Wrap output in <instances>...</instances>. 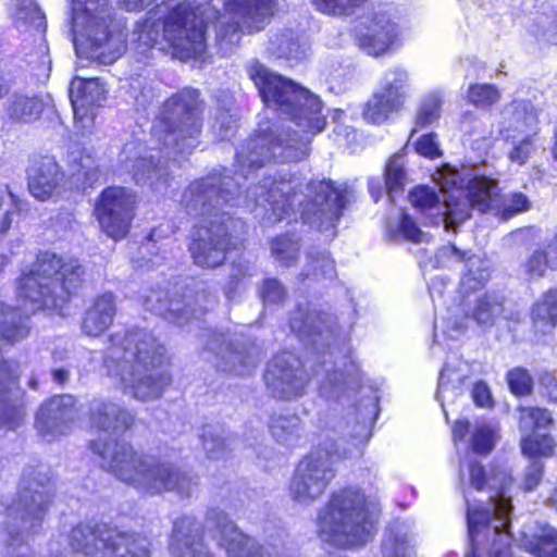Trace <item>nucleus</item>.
<instances>
[{"instance_id": "nucleus-1", "label": "nucleus", "mask_w": 557, "mask_h": 557, "mask_svg": "<svg viewBox=\"0 0 557 557\" xmlns=\"http://www.w3.org/2000/svg\"><path fill=\"white\" fill-rule=\"evenodd\" d=\"M301 180L295 175L281 174L264 176L247 188L242 197L240 185L233 176L211 173L194 181L184 191L181 203L189 215L201 218L195 225L188 251L194 263L201 268L214 269L226 259L230 234L224 207L244 206L270 224L282 221L297 211L301 219L327 231L335 225L352 196L347 184L335 185L332 181H310L302 190Z\"/></svg>"}, {"instance_id": "nucleus-2", "label": "nucleus", "mask_w": 557, "mask_h": 557, "mask_svg": "<svg viewBox=\"0 0 557 557\" xmlns=\"http://www.w3.org/2000/svg\"><path fill=\"white\" fill-rule=\"evenodd\" d=\"M490 455H463L459 460V476L462 484L466 480L476 491L487 486L494 492L485 506L471 504L468 493L463 496L467 504V523L470 540V552L466 557H478L484 545H488L490 557H507L511 543L510 513L511 499L508 495L512 483L505 469L487 460Z\"/></svg>"}, {"instance_id": "nucleus-3", "label": "nucleus", "mask_w": 557, "mask_h": 557, "mask_svg": "<svg viewBox=\"0 0 557 557\" xmlns=\"http://www.w3.org/2000/svg\"><path fill=\"white\" fill-rule=\"evenodd\" d=\"M103 366L135 399L160 398L172 377L164 368L165 348L149 331L134 329L109 338Z\"/></svg>"}, {"instance_id": "nucleus-4", "label": "nucleus", "mask_w": 557, "mask_h": 557, "mask_svg": "<svg viewBox=\"0 0 557 557\" xmlns=\"http://www.w3.org/2000/svg\"><path fill=\"white\" fill-rule=\"evenodd\" d=\"M53 496L47 467L30 466L23 470L16 498L5 507L10 520L5 525L8 544L3 557H34L26 544L41 529Z\"/></svg>"}, {"instance_id": "nucleus-5", "label": "nucleus", "mask_w": 557, "mask_h": 557, "mask_svg": "<svg viewBox=\"0 0 557 557\" xmlns=\"http://www.w3.org/2000/svg\"><path fill=\"white\" fill-rule=\"evenodd\" d=\"M380 509L357 488L332 493L317 516L318 536L334 547H361L372 540Z\"/></svg>"}, {"instance_id": "nucleus-6", "label": "nucleus", "mask_w": 557, "mask_h": 557, "mask_svg": "<svg viewBox=\"0 0 557 557\" xmlns=\"http://www.w3.org/2000/svg\"><path fill=\"white\" fill-rule=\"evenodd\" d=\"M84 270L76 259H64L46 251L38 256L35 270L18 281V295L30 301V311L58 307L81 286Z\"/></svg>"}, {"instance_id": "nucleus-7", "label": "nucleus", "mask_w": 557, "mask_h": 557, "mask_svg": "<svg viewBox=\"0 0 557 557\" xmlns=\"http://www.w3.org/2000/svg\"><path fill=\"white\" fill-rule=\"evenodd\" d=\"M101 467L141 493L154 495L164 491L189 497L197 479L171 465L158 463L154 455H99Z\"/></svg>"}, {"instance_id": "nucleus-8", "label": "nucleus", "mask_w": 557, "mask_h": 557, "mask_svg": "<svg viewBox=\"0 0 557 557\" xmlns=\"http://www.w3.org/2000/svg\"><path fill=\"white\" fill-rule=\"evenodd\" d=\"M250 77L258 87L263 102L289 115L302 128V133H318L324 128L326 121L321 114L322 102L308 89L270 72L261 64L251 66Z\"/></svg>"}, {"instance_id": "nucleus-9", "label": "nucleus", "mask_w": 557, "mask_h": 557, "mask_svg": "<svg viewBox=\"0 0 557 557\" xmlns=\"http://www.w3.org/2000/svg\"><path fill=\"white\" fill-rule=\"evenodd\" d=\"M308 136L292 134L284 125L260 127L257 134L246 140L236 153L238 173L248 174L273 161L297 162L309 154Z\"/></svg>"}, {"instance_id": "nucleus-10", "label": "nucleus", "mask_w": 557, "mask_h": 557, "mask_svg": "<svg viewBox=\"0 0 557 557\" xmlns=\"http://www.w3.org/2000/svg\"><path fill=\"white\" fill-rule=\"evenodd\" d=\"M198 92L184 89L169 98L153 125V134L166 149V157L190 153L200 134Z\"/></svg>"}, {"instance_id": "nucleus-11", "label": "nucleus", "mask_w": 557, "mask_h": 557, "mask_svg": "<svg viewBox=\"0 0 557 557\" xmlns=\"http://www.w3.org/2000/svg\"><path fill=\"white\" fill-rule=\"evenodd\" d=\"M29 334L28 315L0 304V341L15 343ZM17 364L0 360V428L17 430L24 422V393L16 385Z\"/></svg>"}, {"instance_id": "nucleus-12", "label": "nucleus", "mask_w": 557, "mask_h": 557, "mask_svg": "<svg viewBox=\"0 0 557 557\" xmlns=\"http://www.w3.org/2000/svg\"><path fill=\"white\" fill-rule=\"evenodd\" d=\"M67 542L84 557H149L146 536L102 522H81L71 529Z\"/></svg>"}, {"instance_id": "nucleus-13", "label": "nucleus", "mask_w": 557, "mask_h": 557, "mask_svg": "<svg viewBox=\"0 0 557 557\" xmlns=\"http://www.w3.org/2000/svg\"><path fill=\"white\" fill-rule=\"evenodd\" d=\"M169 14L162 26L163 38L181 59L202 57L207 50L205 15L210 4L196 0H164Z\"/></svg>"}, {"instance_id": "nucleus-14", "label": "nucleus", "mask_w": 557, "mask_h": 557, "mask_svg": "<svg viewBox=\"0 0 557 557\" xmlns=\"http://www.w3.org/2000/svg\"><path fill=\"white\" fill-rule=\"evenodd\" d=\"M333 456H304L288 485V495L292 500L309 506L322 496L336 474Z\"/></svg>"}, {"instance_id": "nucleus-15", "label": "nucleus", "mask_w": 557, "mask_h": 557, "mask_svg": "<svg viewBox=\"0 0 557 557\" xmlns=\"http://www.w3.org/2000/svg\"><path fill=\"white\" fill-rule=\"evenodd\" d=\"M206 525L209 531L215 530L213 536L219 546L225 550L227 557H299L295 550L285 546L280 550L273 547V552L259 546L253 539L244 534L219 508L208 510Z\"/></svg>"}, {"instance_id": "nucleus-16", "label": "nucleus", "mask_w": 557, "mask_h": 557, "mask_svg": "<svg viewBox=\"0 0 557 557\" xmlns=\"http://www.w3.org/2000/svg\"><path fill=\"white\" fill-rule=\"evenodd\" d=\"M86 417L91 429L102 433L96 440L89 441L92 453H106L115 443L113 435H122L134 422V414L125 407L106 397H95L87 405Z\"/></svg>"}, {"instance_id": "nucleus-17", "label": "nucleus", "mask_w": 557, "mask_h": 557, "mask_svg": "<svg viewBox=\"0 0 557 557\" xmlns=\"http://www.w3.org/2000/svg\"><path fill=\"white\" fill-rule=\"evenodd\" d=\"M215 302V297L206 288L188 289L184 295L175 294L171 298L168 292L158 289L151 290L145 298L147 310L178 325L187 323L191 318H199Z\"/></svg>"}, {"instance_id": "nucleus-18", "label": "nucleus", "mask_w": 557, "mask_h": 557, "mask_svg": "<svg viewBox=\"0 0 557 557\" xmlns=\"http://www.w3.org/2000/svg\"><path fill=\"white\" fill-rule=\"evenodd\" d=\"M502 196L494 180L476 176L466 188H455L447 198V212L455 227L470 218V210L481 213L499 211Z\"/></svg>"}, {"instance_id": "nucleus-19", "label": "nucleus", "mask_w": 557, "mask_h": 557, "mask_svg": "<svg viewBox=\"0 0 557 557\" xmlns=\"http://www.w3.org/2000/svg\"><path fill=\"white\" fill-rule=\"evenodd\" d=\"M134 206L135 196L125 188L104 189L95 208L101 230L114 240L124 238L134 218Z\"/></svg>"}, {"instance_id": "nucleus-20", "label": "nucleus", "mask_w": 557, "mask_h": 557, "mask_svg": "<svg viewBox=\"0 0 557 557\" xmlns=\"http://www.w3.org/2000/svg\"><path fill=\"white\" fill-rule=\"evenodd\" d=\"M207 347L215 355L220 370L238 375L250 373L261 361L260 348L248 338L232 339L224 334H213Z\"/></svg>"}, {"instance_id": "nucleus-21", "label": "nucleus", "mask_w": 557, "mask_h": 557, "mask_svg": "<svg viewBox=\"0 0 557 557\" xmlns=\"http://www.w3.org/2000/svg\"><path fill=\"white\" fill-rule=\"evenodd\" d=\"M264 377L271 394L278 399L302 396L308 383L301 361L288 351L273 358Z\"/></svg>"}, {"instance_id": "nucleus-22", "label": "nucleus", "mask_w": 557, "mask_h": 557, "mask_svg": "<svg viewBox=\"0 0 557 557\" xmlns=\"http://www.w3.org/2000/svg\"><path fill=\"white\" fill-rule=\"evenodd\" d=\"M226 14L232 23L224 26L219 21L218 38L222 42L237 44L240 35V24L250 29H259L260 24L273 14L274 0H223Z\"/></svg>"}, {"instance_id": "nucleus-23", "label": "nucleus", "mask_w": 557, "mask_h": 557, "mask_svg": "<svg viewBox=\"0 0 557 557\" xmlns=\"http://www.w3.org/2000/svg\"><path fill=\"white\" fill-rule=\"evenodd\" d=\"M354 29L360 48L374 57L385 53L398 34L397 25L383 9L362 15L356 21Z\"/></svg>"}, {"instance_id": "nucleus-24", "label": "nucleus", "mask_w": 557, "mask_h": 557, "mask_svg": "<svg viewBox=\"0 0 557 557\" xmlns=\"http://www.w3.org/2000/svg\"><path fill=\"white\" fill-rule=\"evenodd\" d=\"M407 78L408 75L403 70L388 71L382 90L375 92L367 102L363 117L370 123L381 124L392 113L399 111L405 101Z\"/></svg>"}, {"instance_id": "nucleus-25", "label": "nucleus", "mask_w": 557, "mask_h": 557, "mask_svg": "<svg viewBox=\"0 0 557 557\" xmlns=\"http://www.w3.org/2000/svg\"><path fill=\"white\" fill-rule=\"evenodd\" d=\"M289 326L300 341L330 344L337 323L333 314L313 308L309 302L297 305L290 313Z\"/></svg>"}, {"instance_id": "nucleus-26", "label": "nucleus", "mask_w": 557, "mask_h": 557, "mask_svg": "<svg viewBox=\"0 0 557 557\" xmlns=\"http://www.w3.org/2000/svg\"><path fill=\"white\" fill-rule=\"evenodd\" d=\"M169 552L172 557H214L203 542L201 523L190 515L173 521Z\"/></svg>"}, {"instance_id": "nucleus-27", "label": "nucleus", "mask_w": 557, "mask_h": 557, "mask_svg": "<svg viewBox=\"0 0 557 557\" xmlns=\"http://www.w3.org/2000/svg\"><path fill=\"white\" fill-rule=\"evenodd\" d=\"M76 416L75 398L63 394L46 401L36 414V428L48 441L64 434Z\"/></svg>"}, {"instance_id": "nucleus-28", "label": "nucleus", "mask_w": 557, "mask_h": 557, "mask_svg": "<svg viewBox=\"0 0 557 557\" xmlns=\"http://www.w3.org/2000/svg\"><path fill=\"white\" fill-rule=\"evenodd\" d=\"M75 123L88 131L94 123V107L100 106L106 98V88L98 78L76 77L70 88Z\"/></svg>"}, {"instance_id": "nucleus-29", "label": "nucleus", "mask_w": 557, "mask_h": 557, "mask_svg": "<svg viewBox=\"0 0 557 557\" xmlns=\"http://www.w3.org/2000/svg\"><path fill=\"white\" fill-rule=\"evenodd\" d=\"M519 428L524 435L521 438V453H549L554 447V438L539 431L553 422L547 409L536 407L519 408Z\"/></svg>"}, {"instance_id": "nucleus-30", "label": "nucleus", "mask_w": 557, "mask_h": 557, "mask_svg": "<svg viewBox=\"0 0 557 557\" xmlns=\"http://www.w3.org/2000/svg\"><path fill=\"white\" fill-rule=\"evenodd\" d=\"M381 557H417L414 523L396 519L385 529L380 548Z\"/></svg>"}, {"instance_id": "nucleus-31", "label": "nucleus", "mask_w": 557, "mask_h": 557, "mask_svg": "<svg viewBox=\"0 0 557 557\" xmlns=\"http://www.w3.org/2000/svg\"><path fill=\"white\" fill-rule=\"evenodd\" d=\"M63 182L64 173L59 164L49 157L42 158L28 172L29 193L41 201L60 195Z\"/></svg>"}, {"instance_id": "nucleus-32", "label": "nucleus", "mask_w": 557, "mask_h": 557, "mask_svg": "<svg viewBox=\"0 0 557 557\" xmlns=\"http://www.w3.org/2000/svg\"><path fill=\"white\" fill-rule=\"evenodd\" d=\"M108 21L104 20V16H101L100 21L85 23L82 26L92 52L111 62L123 53L124 44L121 35L109 32Z\"/></svg>"}, {"instance_id": "nucleus-33", "label": "nucleus", "mask_w": 557, "mask_h": 557, "mask_svg": "<svg viewBox=\"0 0 557 557\" xmlns=\"http://www.w3.org/2000/svg\"><path fill=\"white\" fill-rule=\"evenodd\" d=\"M411 206L421 213H430L431 224L443 223L446 230H455L447 212V198L441 202L436 190L429 186H417L408 196Z\"/></svg>"}, {"instance_id": "nucleus-34", "label": "nucleus", "mask_w": 557, "mask_h": 557, "mask_svg": "<svg viewBox=\"0 0 557 557\" xmlns=\"http://www.w3.org/2000/svg\"><path fill=\"white\" fill-rule=\"evenodd\" d=\"M115 313V297L111 293H104L86 311L82 323L83 332L88 336L101 335L112 324Z\"/></svg>"}, {"instance_id": "nucleus-35", "label": "nucleus", "mask_w": 557, "mask_h": 557, "mask_svg": "<svg viewBox=\"0 0 557 557\" xmlns=\"http://www.w3.org/2000/svg\"><path fill=\"white\" fill-rule=\"evenodd\" d=\"M154 152V149L145 150L144 154L134 159L127 157L125 160V168L132 171L136 182H149L151 185L161 180L166 182L165 162H162L161 157H157Z\"/></svg>"}, {"instance_id": "nucleus-36", "label": "nucleus", "mask_w": 557, "mask_h": 557, "mask_svg": "<svg viewBox=\"0 0 557 557\" xmlns=\"http://www.w3.org/2000/svg\"><path fill=\"white\" fill-rule=\"evenodd\" d=\"M504 311L503 299L494 294H484L476 301L471 310V314L465 315V321L455 320L453 326L457 331L467 329V321L472 319L481 327H491Z\"/></svg>"}, {"instance_id": "nucleus-37", "label": "nucleus", "mask_w": 557, "mask_h": 557, "mask_svg": "<svg viewBox=\"0 0 557 557\" xmlns=\"http://www.w3.org/2000/svg\"><path fill=\"white\" fill-rule=\"evenodd\" d=\"M469 380V367L466 362H459L458 367L446 364L441 372L437 398L442 406L445 403H454L462 393V386Z\"/></svg>"}, {"instance_id": "nucleus-38", "label": "nucleus", "mask_w": 557, "mask_h": 557, "mask_svg": "<svg viewBox=\"0 0 557 557\" xmlns=\"http://www.w3.org/2000/svg\"><path fill=\"white\" fill-rule=\"evenodd\" d=\"M72 33L76 45L77 28L85 23L110 18V0H72Z\"/></svg>"}, {"instance_id": "nucleus-39", "label": "nucleus", "mask_w": 557, "mask_h": 557, "mask_svg": "<svg viewBox=\"0 0 557 557\" xmlns=\"http://www.w3.org/2000/svg\"><path fill=\"white\" fill-rule=\"evenodd\" d=\"M11 10L18 29H46V16L34 0H12Z\"/></svg>"}, {"instance_id": "nucleus-40", "label": "nucleus", "mask_w": 557, "mask_h": 557, "mask_svg": "<svg viewBox=\"0 0 557 557\" xmlns=\"http://www.w3.org/2000/svg\"><path fill=\"white\" fill-rule=\"evenodd\" d=\"M534 327L547 333L557 326V288L547 290L532 310Z\"/></svg>"}, {"instance_id": "nucleus-41", "label": "nucleus", "mask_w": 557, "mask_h": 557, "mask_svg": "<svg viewBox=\"0 0 557 557\" xmlns=\"http://www.w3.org/2000/svg\"><path fill=\"white\" fill-rule=\"evenodd\" d=\"M510 126L524 135H536L539 119L536 109L528 102L516 101L507 110Z\"/></svg>"}, {"instance_id": "nucleus-42", "label": "nucleus", "mask_w": 557, "mask_h": 557, "mask_svg": "<svg viewBox=\"0 0 557 557\" xmlns=\"http://www.w3.org/2000/svg\"><path fill=\"white\" fill-rule=\"evenodd\" d=\"M466 271L461 277V285L469 290H474L482 286L490 278L487 262L476 255H470L465 264Z\"/></svg>"}, {"instance_id": "nucleus-43", "label": "nucleus", "mask_w": 557, "mask_h": 557, "mask_svg": "<svg viewBox=\"0 0 557 557\" xmlns=\"http://www.w3.org/2000/svg\"><path fill=\"white\" fill-rule=\"evenodd\" d=\"M44 109L42 102L35 97L14 96L9 113L12 119L29 122L39 117Z\"/></svg>"}, {"instance_id": "nucleus-44", "label": "nucleus", "mask_w": 557, "mask_h": 557, "mask_svg": "<svg viewBox=\"0 0 557 557\" xmlns=\"http://www.w3.org/2000/svg\"><path fill=\"white\" fill-rule=\"evenodd\" d=\"M500 440L499 429L492 423L476 424L471 434L474 453H491Z\"/></svg>"}, {"instance_id": "nucleus-45", "label": "nucleus", "mask_w": 557, "mask_h": 557, "mask_svg": "<svg viewBox=\"0 0 557 557\" xmlns=\"http://www.w3.org/2000/svg\"><path fill=\"white\" fill-rule=\"evenodd\" d=\"M385 189L392 198L394 193L403 188L406 183L407 174L405 171V163L400 154H395L389 158L384 172Z\"/></svg>"}, {"instance_id": "nucleus-46", "label": "nucleus", "mask_w": 557, "mask_h": 557, "mask_svg": "<svg viewBox=\"0 0 557 557\" xmlns=\"http://www.w3.org/2000/svg\"><path fill=\"white\" fill-rule=\"evenodd\" d=\"M442 101L438 96L431 95L424 98L417 111L414 127L412 133L418 128L424 127L437 121L441 116Z\"/></svg>"}, {"instance_id": "nucleus-47", "label": "nucleus", "mask_w": 557, "mask_h": 557, "mask_svg": "<svg viewBox=\"0 0 557 557\" xmlns=\"http://www.w3.org/2000/svg\"><path fill=\"white\" fill-rule=\"evenodd\" d=\"M299 424L300 420L296 416L273 417L270 422V432L276 442L285 443L294 437Z\"/></svg>"}, {"instance_id": "nucleus-48", "label": "nucleus", "mask_w": 557, "mask_h": 557, "mask_svg": "<svg viewBox=\"0 0 557 557\" xmlns=\"http://www.w3.org/2000/svg\"><path fill=\"white\" fill-rule=\"evenodd\" d=\"M202 449L206 453H218L226 449H235L234 438L226 435L222 429L208 428L201 435Z\"/></svg>"}, {"instance_id": "nucleus-49", "label": "nucleus", "mask_w": 557, "mask_h": 557, "mask_svg": "<svg viewBox=\"0 0 557 557\" xmlns=\"http://www.w3.org/2000/svg\"><path fill=\"white\" fill-rule=\"evenodd\" d=\"M271 252L278 262L289 267L298 256L299 245L289 236L277 237L271 243Z\"/></svg>"}, {"instance_id": "nucleus-50", "label": "nucleus", "mask_w": 557, "mask_h": 557, "mask_svg": "<svg viewBox=\"0 0 557 557\" xmlns=\"http://www.w3.org/2000/svg\"><path fill=\"white\" fill-rule=\"evenodd\" d=\"M269 49L278 58H296L299 49L298 41L292 32L275 34L270 38Z\"/></svg>"}, {"instance_id": "nucleus-51", "label": "nucleus", "mask_w": 557, "mask_h": 557, "mask_svg": "<svg viewBox=\"0 0 557 557\" xmlns=\"http://www.w3.org/2000/svg\"><path fill=\"white\" fill-rule=\"evenodd\" d=\"M500 98L498 89L490 84H473L468 90V99L476 107H492Z\"/></svg>"}, {"instance_id": "nucleus-52", "label": "nucleus", "mask_w": 557, "mask_h": 557, "mask_svg": "<svg viewBox=\"0 0 557 557\" xmlns=\"http://www.w3.org/2000/svg\"><path fill=\"white\" fill-rule=\"evenodd\" d=\"M536 543L532 547V553L541 557L548 547L554 546L547 557H557V529L548 524L540 525L539 532L534 534Z\"/></svg>"}, {"instance_id": "nucleus-53", "label": "nucleus", "mask_w": 557, "mask_h": 557, "mask_svg": "<svg viewBox=\"0 0 557 557\" xmlns=\"http://www.w3.org/2000/svg\"><path fill=\"white\" fill-rule=\"evenodd\" d=\"M470 255V251H462L455 245H445L437 249L434 256V265L450 269L460 263L466 264Z\"/></svg>"}, {"instance_id": "nucleus-54", "label": "nucleus", "mask_w": 557, "mask_h": 557, "mask_svg": "<svg viewBox=\"0 0 557 557\" xmlns=\"http://www.w3.org/2000/svg\"><path fill=\"white\" fill-rule=\"evenodd\" d=\"M509 388L516 396H527L532 393L533 379L524 368H515L507 374Z\"/></svg>"}, {"instance_id": "nucleus-55", "label": "nucleus", "mask_w": 557, "mask_h": 557, "mask_svg": "<svg viewBox=\"0 0 557 557\" xmlns=\"http://www.w3.org/2000/svg\"><path fill=\"white\" fill-rule=\"evenodd\" d=\"M530 209V201L522 193L511 194L506 198L502 197V207L499 211H494L495 214L502 216L503 220H508L515 214L521 213Z\"/></svg>"}, {"instance_id": "nucleus-56", "label": "nucleus", "mask_w": 557, "mask_h": 557, "mask_svg": "<svg viewBox=\"0 0 557 557\" xmlns=\"http://www.w3.org/2000/svg\"><path fill=\"white\" fill-rule=\"evenodd\" d=\"M534 148L535 136H533V134H527L521 139L511 141L508 158L511 162L520 165L525 164Z\"/></svg>"}, {"instance_id": "nucleus-57", "label": "nucleus", "mask_w": 557, "mask_h": 557, "mask_svg": "<svg viewBox=\"0 0 557 557\" xmlns=\"http://www.w3.org/2000/svg\"><path fill=\"white\" fill-rule=\"evenodd\" d=\"M529 457V466L527 468L523 481L525 491L534 490L543 476V462L540 458L541 455H527Z\"/></svg>"}, {"instance_id": "nucleus-58", "label": "nucleus", "mask_w": 557, "mask_h": 557, "mask_svg": "<svg viewBox=\"0 0 557 557\" xmlns=\"http://www.w3.org/2000/svg\"><path fill=\"white\" fill-rule=\"evenodd\" d=\"M213 128L221 140L230 139L236 132L237 120L228 112L223 111L216 116Z\"/></svg>"}, {"instance_id": "nucleus-59", "label": "nucleus", "mask_w": 557, "mask_h": 557, "mask_svg": "<svg viewBox=\"0 0 557 557\" xmlns=\"http://www.w3.org/2000/svg\"><path fill=\"white\" fill-rule=\"evenodd\" d=\"M399 228L403 236L410 242L419 244L428 240V234L423 233L412 218L406 213L401 215Z\"/></svg>"}, {"instance_id": "nucleus-60", "label": "nucleus", "mask_w": 557, "mask_h": 557, "mask_svg": "<svg viewBox=\"0 0 557 557\" xmlns=\"http://www.w3.org/2000/svg\"><path fill=\"white\" fill-rule=\"evenodd\" d=\"M160 38L159 27L156 28L154 24L146 22L144 25L138 27V49L145 50V48H152L156 44H158Z\"/></svg>"}, {"instance_id": "nucleus-61", "label": "nucleus", "mask_w": 557, "mask_h": 557, "mask_svg": "<svg viewBox=\"0 0 557 557\" xmlns=\"http://www.w3.org/2000/svg\"><path fill=\"white\" fill-rule=\"evenodd\" d=\"M261 296L265 302L278 304L285 299L286 293L278 281L270 278L264 282Z\"/></svg>"}, {"instance_id": "nucleus-62", "label": "nucleus", "mask_w": 557, "mask_h": 557, "mask_svg": "<svg viewBox=\"0 0 557 557\" xmlns=\"http://www.w3.org/2000/svg\"><path fill=\"white\" fill-rule=\"evenodd\" d=\"M547 264V253L542 250H535L525 263V271L533 277H541L545 273Z\"/></svg>"}, {"instance_id": "nucleus-63", "label": "nucleus", "mask_w": 557, "mask_h": 557, "mask_svg": "<svg viewBox=\"0 0 557 557\" xmlns=\"http://www.w3.org/2000/svg\"><path fill=\"white\" fill-rule=\"evenodd\" d=\"M416 150L426 158H436L441 156L440 146L436 141L435 134L423 135L416 145Z\"/></svg>"}, {"instance_id": "nucleus-64", "label": "nucleus", "mask_w": 557, "mask_h": 557, "mask_svg": "<svg viewBox=\"0 0 557 557\" xmlns=\"http://www.w3.org/2000/svg\"><path fill=\"white\" fill-rule=\"evenodd\" d=\"M539 385L543 396L549 401L557 403V380L552 373H541L539 376Z\"/></svg>"}]
</instances>
